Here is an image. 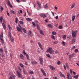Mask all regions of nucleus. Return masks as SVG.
I'll use <instances>...</instances> for the list:
<instances>
[{"label":"nucleus","mask_w":79,"mask_h":79,"mask_svg":"<svg viewBox=\"0 0 79 79\" xmlns=\"http://www.w3.org/2000/svg\"><path fill=\"white\" fill-rule=\"evenodd\" d=\"M52 49V48L49 47L48 49L46 51V52H47V53L49 52L50 54H52V53L54 52V51Z\"/></svg>","instance_id":"nucleus-1"},{"label":"nucleus","mask_w":79,"mask_h":79,"mask_svg":"<svg viewBox=\"0 0 79 79\" xmlns=\"http://www.w3.org/2000/svg\"><path fill=\"white\" fill-rule=\"evenodd\" d=\"M77 31H73L72 32V37L73 38L74 37H76V35H77Z\"/></svg>","instance_id":"nucleus-2"},{"label":"nucleus","mask_w":79,"mask_h":79,"mask_svg":"<svg viewBox=\"0 0 79 79\" xmlns=\"http://www.w3.org/2000/svg\"><path fill=\"white\" fill-rule=\"evenodd\" d=\"M0 40L1 41V42L2 44H4V40L3 39V33H1L0 35Z\"/></svg>","instance_id":"nucleus-3"},{"label":"nucleus","mask_w":79,"mask_h":79,"mask_svg":"<svg viewBox=\"0 0 79 79\" xmlns=\"http://www.w3.org/2000/svg\"><path fill=\"white\" fill-rule=\"evenodd\" d=\"M37 4L38 5V8L37 9L38 10H39V9H42V8H43V7L42 6V5H41V4L39 2H37Z\"/></svg>","instance_id":"nucleus-4"},{"label":"nucleus","mask_w":79,"mask_h":79,"mask_svg":"<svg viewBox=\"0 0 79 79\" xmlns=\"http://www.w3.org/2000/svg\"><path fill=\"white\" fill-rule=\"evenodd\" d=\"M10 77L9 78V79H15V76L13 74H10Z\"/></svg>","instance_id":"nucleus-5"},{"label":"nucleus","mask_w":79,"mask_h":79,"mask_svg":"<svg viewBox=\"0 0 79 79\" xmlns=\"http://www.w3.org/2000/svg\"><path fill=\"white\" fill-rule=\"evenodd\" d=\"M67 78L68 79H72L73 77L72 76H70V74L69 73H68L67 74Z\"/></svg>","instance_id":"nucleus-6"},{"label":"nucleus","mask_w":79,"mask_h":79,"mask_svg":"<svg viewBox=\"0 0 79 79\" xmlns=\"http://www.w3.org/2000/svg\"><path fill=\"white\" fill-rule=\"evenodd\" d=\"M21 30H22L23 31V32H24V33H26L27 32V31H26V30L24 28L22 27L21 26H20V31Z\"/></svg>","instance_id":"nucleus-7"},{"label":"nucleus","mask_w":79,"mask_h":79,"mask_svg":"<svg viewBox=\"0 0 79 79\" xmlns=\"http://www.w3.org/2000/svg\"><path fill=\"white\" fill-rule=\"evenodd\" d=\"M41 72L43 74L44 76H46V73H45V71L43 69H41Z\"/></svg>","instance_id":"nucleus-8"},{"label":"nucleus","mask_w":79,"mask_h":79,"mask_svg":"<svg viewBox=\"0 0 79 79\" xmlns=\"http://www.w3.org/2000/svg\"><path fill=\"white\" fill-rule=\"evenodd\" d=\"M40 17H42V18H46V15L44 14H41L40 15Z\"/></svg>","instance_id":"nucleus-9"},{"label":"nucleus","mask_w":79,"mask_h":79,"mask_svg":"<svg viewBox=\"0 0 79 79\" xmlns=\"http://www.w3.org/2000/svg\"><path fill=\"white\" fill-rule=\"evenodd\" d=\"M39 60L40 61V64H41V65H42V64H43V63H43V60H42V58H40L39 59Z\"/></svg>","instance_id":"nucleus-10"},{"label":"nucleus","mask_w":79,"mask_h":79,"mask_svg":"<svg viewBox=\"0 0 79 79\" xmlns=\"http://www.w3.org/2000/svg\"><path fill=\"white\" fill-rule=\"evenodd\" d=\"M38 45L39 46V47H40V48L41 49V50H43V48H42V45H41V44L40 42H38Z\"/></svg>","instance_id":"nucleus-11"},{"label":"nucleus","mask_w":79,"mask_h":79,"mask_svg":"<svg viewBox=\"0 0 79 79\" xmlns=\"http://www.w3.org/2000/svg\"><path fill=\"white\" fill-rule=\"evenodd\" d=\"M10 41L11 42H14L15 40H14V39L12 37V36H11L10 37Z\"/></svg>","instance_id":"nucleus-12"},{"label":"nucleus","mask_w":79,"mask_h":79,"mask_svg":"<svg viewBox=\"0 0 79 79\" xmlns=\"http://www.w3.org/2000/svg\"><path fill=\"white\" fill-rule=\"evenodd\" d=\"M75 6L76 3H73V4L71 5V6L70 7V8H71V9L73 8H74V6Z\"/></svg>","instance_id":"nucleus-13"},{"label":"nucleus","mask_w":79,"mask_h":79,"mask_svg":"<svg viewBox=\"0 0 79 79\" xmlns=\"http://www.w3.org/2000/svg\"><path fill=\"white\" fill-rule=\"evenodd\" d=\"M7 3L8 5L9 6L10 8H13V6L11 5V4H10V1H8Z\"/></svg>","instance_id":"nucleus-14"},{"label":"nucleus","mask_w":79,"mask_h":79,"mask_svg":"<svg viewBox=\"0 0 79 79\" xmlns=\"http://www.w3.org/2000/svg\"><path fill=\"white\" fill-rule=\"evenodd\" d=\"M74 54H72L69 55V58L70 59H71V58H72L73 56H74Z\"/></svg>","instance_id":"nucleus-15"},{"label":"nucleus","mask_w":79,"mask_h":79,"mask_svg":"<svg viewBox=\"0 0 79 79\" xmlns=\"http://www.w3.org/2000/svg\"><path fill=\"white\" fill-rule=\"evenodd\" d=\"M20 58H21L22 60H24V56H23V55L22 54H20Z\"/></svg>","instance_id":"nucleus-16"},{"label":"nucleus","mask_w":79,"mask_h":79,"mask_svg":"<svg viewBox=\"0 0 79 79\" xmlns=\"http://www.w3.org/2000/svg\"><path fill=\"white\" fill-rule=\"evenodd\" d=\"M26 19L27 21H31L32 20V19L29 18H26Z\"/></svg>","instance_id":"nucleus-17"},{"label":"nucleus","mask_w":79,"mask_h":79,"mask_svg":"<svg viewBox=\"0 0 79 79\" xmlns=\"http://www.w3.org/2000/svg\"><path fill=\"white\" fill-rule=\"evenodd\" d=\"M26 57L28 60H30V59H29V56L28 55V54H27L26 55Z\"/></svg>","instance_id":"nucleus-18"},{"label":"nucleus","mask_w":79,"mask_h":79,"mask_svg":"<svg viewBox=\"0 0 79 79\" xmlns=\"http://www.w3.org/2000/svg\"><path fill=\"white\" fill-rule=\"evenodd\" d=\"M60 76H62V77H63L64 78H65V77L64 76V74L62 73H61V72H60Z\"/></svg>","instance_id":"nucleus-19"},{"label":"nucleus","mask_w":79,"mask_h":79,"mask_svg":"<svg viewBox=\"0 0 79 79\" xmlns=\"http://www.w3.org/2000/svg\"><path fill=\"white\" fill-rule=\"evenodd\" d=\"M75 40H76L75 39L73 38L72 40L71 44H73L74 43V42H75Z\"/></svg>","instance_id":"nucleus-20"},{"label":"nucleus","mask_w":79,"mask_h":79,"mask_svg":"<svg viewBox=\"0 0 79 79\" xmlns=\"http://www.w3.org/2000/svg\"><path fill=\"white\" fill-rule=\"evenodd\" d=\"M49 67L50 69L52 70H53V69H55V68H54V67H53V66H52L50 65Z\"/></svg>","instance_id":"nucleus-21"},{"label":"nucleus","mask_w":79,"mask_h":79,"mask_svg":"<svg viewBox=\"0 0 79 79\" xmlns=\"http://www.w3.org/2000/svg\"><path fill=\"white\" fill-rule=\"evenodd\" d=\"M75 17H76V16L75 15H74L72 17V21H74V19H75Z\"/></svg>","instance_id":"nucleus-22"},{"label":"nucleus","mask_w":79,"mask_h":79,"mask_svg":"<svg viewBox=\"0 0 79 79\" xmlns=\"http://www.w3.org/2000/svg\"><path fill=\"white\" fill-rule=\"evenodd\" d=\"M40 34H41V35H44V32H43V31H42V30H41L40 31Z\"/></svg>","instance_id":"nucleus-23"},{"label":"nucleus","mask_w":79,"mask_h":79,"mask_svg":"<svg viewBox=\"0 0 79 79\" xmlns=\"http://www.w3.org/2000/svg\"><path fill=\"white\" fill-rule=\"evenodd\" d=\"M11 32L10 31L9 32H8V37L9 38H10V37H12L11 35Z\"/></svg>","instance_id":"nucleus-24"},{"label":"nucleus","mask_w":79,"mask_h":79,"mask_svg":"<svg viewBox=\"0 0 79 79\" xmlns=\"http://www.w3.org/2000/svg\"><path fill=\"white\" fill-rule=\"evenodd\" d=\"M62 45L64 47H65L66 46V44H65V42H64V41H62Z\"/></svg>","instance_id":"nucleus-25"},{"label":"nucleus","mask_w":79,"mask_h":79,"mask_svg":"<svg viewBox=\"0 0 79 79\" xmlns=\"http://www.w3.org/2000/svg\"><path fill=\"white\" fill-rule=\"evenodd\" d=\"M37 62L35 61H34L31 62L32 64H37Z\"/></svg>","instance_id":"nucleus-26"},{"label":"nucleus","mask_w":79,"mask_h":79,"mask_svg":"<svg viewBox=\"0 0 79 79\" xmlns=\"http://www.w3.org/2000/svg\"><path fill=\"white\" fill-rule=\"evenodd\" d=\"M23 71L25 74H27L26 71V70H25L24 69H23Z\"/></svg>","instance_id":"nucleus-27"},{"label":"nucleus","mask_w":79,"mask_h":79,"mask_svg":"<svg viewBox=\"0 0 79 79\" xmlns=\"http://www.w3.org/2000/svg\"><path fill=\"white\" fill-rule=\"evenodd\" d=\"M20 66L21 67V68H23V69H24V65L23 64H20Z\"/></svg>","instance_id":"nucleus-28"},{"label":"nucleus","mask_w":79,"mask_h":79,"mask_svg":"<svg viewBox=\"0 0 79 79\" xmlns=\"http://www.w3.org/2000/svg\"><path fill=\"white\" fill-rule=\"evenodd\" d=\"M51 38L52 39H54V40H55V39H56L55 36H54L53 35H52L51 36Z\"/></svg>","instance_id":"nucleus-29"},{"label":"nucleus","mask_w":79,"mask_h":79,"mask_svg":"<svg viewBox=\"0 0 79 79\" xmlns=\"http://www.w3.org/2000/svg\"><path fill=\"white\" fill-rule=\"evenodd\" d=\"M17 74L19 77H20V73L19 71H17Z\"/></svg>","instance_id":"nucleus-30"},{"label":"nucleus","mask_w":79,"mask_h":79,"mask_svg":"<svg viewBox=\"0 0 79 79\" xmlns=\"http://www.w3.org/2000/svg\"><path fill=\"white\" fill-rule=\"evenodd\" d=\"M44 8L45 9H46V8H48V5H47V4H46V5H44Z\"/></svg>","instance_id":"nucleus-31"},{"label":"nucleus","mask_w":79,"mask_h":79,"mask_svg":"<svg viewBox=\"0 0 79 79\" xmlns=\"http://www.w3.org/2000/svg\"><path fill=\"white\" fill-rule=\"evenodd\" d=\"M16 29L19 32L20 31V28H19V27H16Z\"/></svg>","instance_id":"nucleus-32"},{"label":"nucleus","mask_w":79,"mask_h":79,"mask_svg":"<svg viewBox=\"0 0 79 79\" xmlns=\"http://www.w3.org/2000/svg\"><path fill=\"white\" fill-rule=\"evenodd\" d=\"M78 77H79V75H76L74 76V77L75 79H77V78H78Z\"/></svg>","instance_id":"nucleus-33"},{"label":"nucleus","mask_w":79,"mask_h":79,"mask_svg":"<svg viewBox=\"0 0 79 79\" xmlns=\"http://www.w3.org/2000/svg\"><path fill=\"white\" fill-rule=\"evenodd\" d=\"M3 20V17L2 16L0 18V21L1 23H2V20Z\"/></svg>","instance_id":"nucleus-34"},{"label":"nucleus","mask_w":79,"mask_h":79,"mask_svg":"<svg viewBox=\"0 0 79 79\" xmlns=\"http://www.w3.org/2000/svg\"><path fill=\"white\" fill-rule=\"evenodd\" d=\"M2 26L3 27V29L5 30V29H6V26H5V25L3 24L2 25Z\"/></svg>","instance_id":"nucleus-35"},{"label":"nucleus","mask_w":79,"mask_h":79,"mask_svg":"<svg viewBox=\"0 0 79 79\" xmlns=\"http://www.w3.org/2000/svg\"><path fill=\"white\" fill-rule=\"evenodd\" d=\"M32 24L33 26H34V27H35V26H36V25H35V23H34V22H32Z\"/></svg>","instance_id":"nucleus-36"},{"label":"nucleus","mask_w":79,"mask_h":79,"mask_svg":"<svg viewBox=\"0 0 79 79\" xmlns=\"http://www.w3.org/2000/svg\"><path fill=\"white\" fill-rule=\"evenodd\" d=\"M0 52L1 53H2L3 52V49L2 48H0Z\"/></svg>","instance_id":"nucleus-37"},{"label":"nucleus","mask_w":79,"mask_h":79,"mask_svg":"<svg viewBox=\"0 0 79 79\" xmlns=\"http://www.w3.org/2000/svg\"><path fill=\"white\" fill-rule=\"evenodd\" d=\"M69 71L70 74H73V69H70Z\"/></svg>","instance_id":"nucleus-38"},{"label":"nucleus","mask_w":79,"mask_h":79,"mask_svg":"<svg viewBox=\"0 0 79 79\" xmlns=\"http://www.w3.org/2000/svg\"><path fill=\"white\" fill-rule=\"evenodd\" d=\"M8 27H9V31H11V27H10V25H8Z\"/></svg>","instance_id":"nucleus-39"},{"label":"nucleus","mask_w":79,"mask_h":79,"mask_svg":"<svg viewBox=\"0 0 79 79\" xmlns=\"http://www.w3.org/2000/svg\"><path fill=\"white\" fill-rule=\"evenodd\" d=\"M11 13H13V14H15V11L13 10H11L10 11Z\"/></svg>","instance_id":"nucleus-40"},{"label":"nucleus","mask_w":79,"mask_h":79,"mask_svg":"<svg viewBox=\"0 0 79 79\" xmlns=\"http://www.w3.org/2000/svg\"><path fill=\"white\" fill-rule=\"evenodd\" d=\"M52 35H55L56 34V33L55 31H52Z\"/></svg>","instance_id":"nucleus-41"},{"label":"nucleus","mask_w":79,"mask_h":79,"mask_svg":"<svg viewBox=\"0 0 79 79\" xmlns=\"http://www.w3.org/2000/svg\"><path fill=\"white\" fill-rule=\"evenodd\" d=\"M23 54H24V55H27V54H26V52L25 51V50H23Z\"/></svg>","instance_id":"nucleus-42"},{"label":"nucleus","mask_w":79,"mask_h":79,"mask_svg":"<svg viewBox=\"0 0 79 79\" xmlns=\"http://www.w3.org/2000/svg\"><path fill=\"white\" fill-rule=\"evenodd\" d=\"M63 39H66V35H64L63 36Z\"/></svg>","instance_id":"nucleus-43"},{"label":"nucleus","mask_w":79,"mask_h":79,"mask_svg":"<svg viewBox=\"0 0 79 79\" xmlns=\"http://www.w3.org/2000/svg\"><path fill=\"white\" fill-rule=\"evenodd\" d=\"M48 27H52V25H51V24H48Z\"/></svg>","instance_id":"nucleus-44"},{"label":"nucleus","mask_w":79,"mask_h":79,"mask_svg":"<svg viewBox=\"0 0 79 79\" xmlns=\"http://www.w3.org/2000/svg\"><path fill=\"white\" fill-rule=\"evenodd\" d=\"M29 74H34V72H33V71H31L30 72H29Z\"/></svg>","instance_id":"nucleus-45"},{"label":"nucleus","mask_w":79,"mask_h":79,"mask_svg":"<svg viewBox=\"0 0 79 79\" xmlns=\"http://www.w3.org/2000/svg\"><path fill=\"white\" fill-rule=\"evenodd\" d=\"M15 22L16 23H18V18H15Z\"/></svg>","instance_id":"nucleus-46"},{"label":"nucleus","mask_w":79,"mask_h":79,"mask_svg":"<svg viewBox=\"0 0 79 79\" xmlns=\"http://www.w3.org/2000/svg\"><path fill=\"white\" fill-rule=\"evenodd\" d=\"M46 56L47 57H48V58H51L50 56L48 54H47Z\"/></svg>","instance_id":"nucleus-47"},{"label":"nucleus","mask_w":79,"mask_h":79,"mask_svg":"<svg viewBox=\"0 0 79 79\" xmlns=\"http://www.w3.org/2000/svg\"><path fill=\"white\" fill-rule=\"evenodd\" d=\"M57 64H58V65H60V61H58L57 62Z\"/></svg>","instance_id":"nucleus-48"},{"label":"nucleus","mask_w":79,"mask_h":79,"mask_svg":"<svg viewBox=\"0 0 79 79\" xmlns=\"http://www.w3.org/2000/svg\"><path fill=\"white\" fill-rule=\"evenodd\" d=\"M59 28L60 29H63V26H60L59 27Z\"/></svg>","instance_id":"nucleus-49"},{"label":"nucleus","mask_w":79,"mask_h":79,"mask_svg":"<svg viewBox=\"0 0 79 79\" xmlns=\"http://www.w3.org/2000/svg\"><path fill=\"white\" fill-rule=\"evenodd\" d=\"M20 24H24V22L22 21H20Z\"/></svg>","instance_id":"nucleus-50"},{"label":"nucleus","mask_w":79,"mask_h":79,"mask_svg":"<svg viewBox=\"0 0 79 79\" xmlns=\"http://www.w3.org/2000/svg\"><path fill=\"white\" fill-rule=\"evenodd\" d=\"M26 0H21V1L23 2H26Z\"/></svg>","instance_id":"nucleus-51"},{"label":"nucleus","mask_w":79,"mask_h":79,"mask_svg":"<svg viewBox=\"0 0 79 79\" xmlns=\"http://www.w3.org/2000/svg\"><path fill=\"white\" fill-rule=\"evenodd\" d=\"M6 24V22H4L3 23H2V25H3V24L4 25H5V24Z\"/></svg>","instance_id":"nucleus-52"},{"label":"nucleus","mask_w":79,"mask_h":79,"mask_svg":"<svg viewBox=\"0 0 79 79\" xmlns=\"http://www.w3.org/2000/svg\"><path fill=\"white\" fill-rule=\"evenodd\" d=\"M37 52H38V53H40V50L39 49H38L37 51Z\"/></svg>","instance_id":"nucleus-53"},{"label":"nucleus","mask_w":79,"mask_h":79,"mask_svg":"<svg viewBox=\"0 0 79 79\" xmlns=\"http://www.w3.org/2000/svg\"><path fill=\"white\" fill-rule=\"evenodd\" d=\"M75 52H76V53H77L78 52V49H76L75 50Z\"/></svg>","instance_id":"nucleus-54"},{"label":"nucleus","mask_w":79,"mask_h":79,"mask_svg":"<svg viewBox=\"0 0 79 79\" xmlns=\"http://www.w3.org/2000/svg\"><path fill=\"white\" fill-rule=\"evenodd\" d=\"M51 13L52 15L54 16H55V14H54V13L53 12H51Z\"/></svg>","instance_id":"nucleus-55"},{"label":"nucleus","mask_w":79,"mask_h":79,"mask_svg":"<svg viewBox=\"0 0 79 79\" xmlns=\"http://www.w3.org/2000/svg\"><path fill=\"white\" fill-rule=\"evenodd\" d=\"M56 19H58V16H56L55 17Z\"/></svg>","instance_id":"nucleus-56"},{"label":"nucleus","mask_w":79,"mask_h":79,"mask_svg":"<svg viewBox=\"0 0 79 79\" xmlns=\"http://www.w3.org/2000/svg\"><path fill=\"white\" fill-rule=\"evenodd\" d=\"M37 27L38 30H40V27H39V26L38 25L37 26Z\"/></svg>","instance_id":"nucleus-57"},{"label":"nucleus","mask_w":79,"mask_h":79,"mask_svg":"<svg viewBox=\"0 0 79 79\" xmlns=\"http://www.w3.org/2000/svg\"><path fill=\"white\" fill-rule=\"evenodd\" d=\"M57 43H58V41H56L54 42L55 44H57Z\"/></svg>","instance_id":"nucleus-58"},{"label":"nucleus","mask_w":79,"mask_h":79,"mask_svg":"<svg viewBox=\"0 0 79 79\" xmlns=\"http://www.w3.org/2000/svg\"><path fill=\"white\" fill-rule=\"evenodd\" d=\"M54 8L56 10H58V7L56 6H55Z\"/></svg>","instance_id":"nucleus-59"},{"label":"nucleus","mask_w":79,"mask_h":79,"mask_svg":"<svg viewBox=\"0 0 79 79\" xmlns=\"http://www.w3.org/2000/svg\"><path fill=\"white\" fill-rule=\"evenodd\" d=\"M53 79H58V78H57V77H53Z\"/></svg>","instance_id":"nucleus-60"},{"label":"nucleus","mask_w":79,"mask_h":79,"mask_svg":"<svg viewBox=\"0 0 79 79\" xmlns=\"http://www.w3.org/2000/svg\"><path fill=\"white\" fill-rule=\"evenodd\" d=\"M7 14L8 16H10V14H9L8 11H7Z\"/></svg>","instance_id":"nucleus-61"},{"label":"nucleus","mask_w":79,"mask_h":79,"mask_svg":"<svg viewBox=\"0 0 79 79\" xmlns=\"http://www.w3.org/2000/svg\"><path fill=\"white\" fill-rule=\"evenodd\" d=\"M58 52L57 51H56L55 52V53H56V54H57V53H58Z\"/></svg>","instance_id":"nucleus-62"},{"label":"nucleus","mask_w":79,"mask_h":79,"mask_svg":"<svg viewBox=\"0 0 79 79\" xmlns=\"http://www.w3.org/2000/svg\"><path fill=\"white\" fill-rule=\"evenodd\" d=\"M25 64L26 65H27V62H25Z\"/></svg>","instance_id":"nucleus-63"},{"label":"nucleus","mask_w":79,"mask_h":79,"mask_svg":"<svg viewBox=\"0 0 79 79\" xmlns=\"http://www.w3.org/2000/svg\"><path fill=\"white\" fill-rule=\"evenodd\" d=\"M1 10H3V7H1Z\"/></svg>","instance_id":"nucleus-64"}]
</instances>
